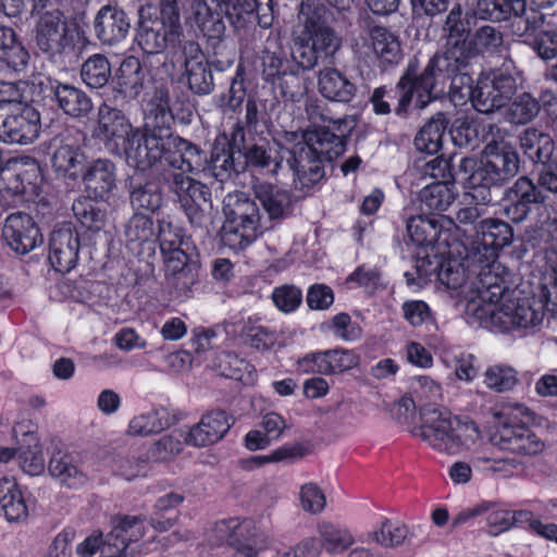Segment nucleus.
<instances>
[{"label": "nucleus", "mask_w": 557, "mask_h": 557, "mask_svg": "<svg viewBox=\"0 0 557 557\" xmlns=\"http://www.w3.org/2000/svg\"><path fill=\"white\" fill-rule=\"evenodd\" d=\"M472 20L469 13L463 12L460 4H455L446 15L442 32L445 38V50L436 52L421 70L417 58L409 60L407 67L399 78L396 88L399 91L397 115H405L413 95L417 96L416 107L424 109L436 97L433 95L438 84L451 78V88L460 84L470 83L471 77L460 74L466 49L469 46L472 32Z\"/></svg>", "instance_id": "f257e3e1"}, {"label": "nucleus", "mask_w": 557, "mask_h": 557, "mask_svg": "<svg viewBox=\"0 0 557 557\" xmlns=\"http://www.w3.org/2000/svg\"><path fill=\"white\" fill-rule=\"evenodd\" d=\"M466 262L472 268L467 313L481 326L508 332L536 327L543 322L545 289L537 296L519 288L508 289L492 271L493 262Z\"/></svg>", "instance_id": "f03ea898"}, {"label": "nucleus", "mask_w": 557, "mask_h": 557, "mask_svg": "<svg viewBox=\"0 0 557 557\" xmlns=\"http://www.w3.org/2000/svg\"><path fill=\"white\" fill-rule=\"evenodd\" d=\"M35 42L39 51L54 63L77 62L86 41L84 29L69 22L64 12L53 3H33Z\"/></svg>", "instance_id": "7ed1b4c3"}, {"label": "nucleus", "mask_w": 557, "mask_h": 557, "mask_svg": "<svg viewBox=\"0 0 557 557\" xmlns=\"http://www.w3.org/2000/svg\"><path fill=\"white\" fill-rule=\"evenodd\" d=\"M412 435L420 437L438 453L457 455L470 449L481 437L474 421L451 414L440 407L423 406L421 424L414 426Z\"/></svg>", "instance_id": "20e7f679"}, {"label": "nucleus", "mask_w": 557, "mask_h": 557, "mask_svg": "<svg viewBox=\"0 0 557 557\" xmlns=\"http://www.w3.org/2000/svg\"><path fill=\"white\" fill-rule=\"evenodd\" d=\"M520 170L518 152L506 144L491 143L483 150L481 160L465 157L458 164V175L470 189L502 187Z\"/></svg>", "instance_id": "39448f33"}, {"label": "nucleus", "mask_w": 557, "mask_h": 557, "mask_svg": "<svg viewBox=\"0 0 557 557\" xmlns=\"http://www.w3.org/2000/svg\"><path fill=\"white\" fill-rule=\"evenodd\" d=\"M223 213L221 242L233 250L245 249L272 227L262 221L255 200L243 191L228 193L224 197Z\"/></svg>", "instance_id": "423d86ee"}, {"label": "nucleus", "mask_w": 557, "mask_h": 557, "mask_svg": "<svg viewBox=\"0 0 557 557\" xmlns=\"http://www.w3.org/2000/svg\"><path fill=\"white\" fill-rule=\"evenodd\" d=\"M529 414L522 405L504 407L493 413L488 431L490 443L502 450L520 456H536L544 451L545 443L521 419Z\"/></svg>", "instance_id": "0eeeda50"}, {"label": "nucleus", "mask_w": 557, "mask_h": 557, "mask_svg": "<svg viewBox=\"0 0 557 557\" xmlns=\"http://www.w3.org/2000/svg\"><path fill=\"white\" fill-rule=\"evenodd\" d=\"M256 10V0H189L187 21L203 37L220 40L225 33L223 16L236 28L243 27Z\"/></svg>", "instance_id": "6e6552de"}, {"label": "nucleus", "mask_w": 557, "mask_h": 557, "mask_svg": "<svg viewBox=\"0 0 557 557\" xmlns=\"http://www.w3.org/2000/svg\"><path fill=\"white\" fill-rule=\"evenodd\" d=\"M299 18L302 29L294 40L292 58L302 70H311L321 55L333 57L339 50L342 38L314 11H302Z\"/></svg>", "instance_id": "1a4fd4ad"}, {"label": "nucleus", "mask_w": 557, "mask_h": 557, "mask_svg": "<svg viewBox=\"0 0 557 557\" xmlns=\"http://www.w3.org/2000/svg\"><path fill=\"white\" fill-rule=\"evenodd\" d=\"M150 150L154 156H150L148 162H145L138 170H148L156 164H162L173 169L176 173H193L205 169L206 156L203 151L193 143L176 137H159L152 139Z\"/></svg>", "instance_id": "9d476101"}, {"label": "nucleus", "mask_w": 557, "mask_h": 557, "mask_svg": "<svg viewBox=\"0 0 557 557\" xmlns=\"http://www.w3.org/2000/svg\"><path fill=\"white\" fill-rule=\"evenodd\" d=\"M40 129V114L35 108L0 101V141L28 145L38 138Z\"/></svg>", "instance_id": "9b49d317"}, {"label": "nucleus", "mask_w": 557, "mask_h": 557, "mask_svg": "<svg viewBox=\"0 0 557 557\" xmlns=\"http://www.w3.org/2000/svg\"><path fill=\"white\" fill-rule=\"evenodd\" d=\"M474 230V238L465 246L469 263L494 262L498 251L510 245L513 237L511 226L498 219L482 220Z\"/></svg>", "instance_id": "f8f14e48"}, {"label": "nucleus", "mask_w": 557, "mask_h": 557, "mask_svg": "<svg viewBox=\"0 0 557 557\" xmlns=\"http://www.w3.org/2000/svg\"><path fill=\"white\" fill-rule=\"evenodd\" d=\"M516 89L517 82L511 74L494 72L480 77L474 88L469 84L463 96L471 99L476 111L487 114L503 108Z\"/></svg>", "instance_id": "ddd939ff"}, {"label": "nucleus", "mask_w": 557, "mask_h": 557, "mask_svg": "<svg viewBox=\"0 0 557 557\" xmlns=\"http://www.w3.org/2000/svg\"><path fill=\"white\" fill-rule=\"evenodd\" d=\"M355 127V120L345 115L332 125L309 128L304 132L301 143L324 162L338 158L346 148V138Z\"/></svg>", "instance_id": "4468645a"}, {"label": "nucleus", "mask_w": 557, "mask_h": 557, "mask_svg": "<svg viewBox=\"0 0 557 557\" xmlns=\"http://www.w3.org/2000/svg\"><path fill=\"white\" fill-rule=\"evenodd\" d=\"M164 180L169 183L171 191L176 195L177 201L190 224L201 227L206 221L202 205L210 201V189L205 184L183 173L172 172L164 176Z\"/></svg>", "instance_id": "2eb2a0df"}, {"label": "nucleus", "mask_w": 557, "mask_h": 557, "mask_svg": "<svg viewBox=\"0 0 557 557\" xmlns=\"http://www.w3.org/2000/svg\"><path fill=\"white\" fill-rule=\"evenodd\" d=\"M135 132L136 128L122 111L107 104L99 107L97 136L109 152L124 153L127 163L131 138Z\"/></svg>", "instance_id": "dca6fc26"}, {"label": "nucleus", "mask_w": 557, "mask_h": 557, "mask_svg": "<svg viewBox=\"0 0 557 557\" xmlns=\"http://www.w3.org/2000/svg\"><path fill=\"white\" fill-rule=\"evenodd\" d=\"M176 51L188 88L196 95H209L214 88L213 74L199 44L185 40Z\"/></svg>", "instance_id": "f3484780"}, {"label": "nucleus", "mask_w": 557, "mask_h": 557, "mask_svg": "<svg viewBox=\"0 0 557 557\" xmlns=\"http://www.w3.org/2000/svg\"><path fill=\"white\" fill-rule=\"evenodd\" d=\"M172 114H148L147 122L143 128H136L134 136L131 138V147L128 150V164L135 169L140 168L148 162L150 156H154L151 147L152 139L159 137H176L171 132Z\"/></svg>", "instance_id": "a211bd4d"}, {"label": "nucleus", "mask_w": 557, "mask_h": 557, "mask_svg": "<svg viewBox=\"0 0 557 557\" xmlns=\"http://www.w3.org/2000/svg\"><path fill=\"white\" fill-rule=\"evenodd\" d=\"M50 149V164L57 176L76 181L87 161L82 147L70 134H61L51 140Z\"/></svg>", "instance_id": "6ab92c4d"}, {"label": "nucleus", "mask_w": 557, "mask_h": 557, "mask_svg": "<svg viewBox=\"0 0 557 557\" xmlns=\"http://www.w3.org/2000/svg\"><path fill=\"white\" fill-rule=\"evenodd\" d=\"M113 528L101 548V557H128V547L145 535V519L137 516H121L112 520Z\"/></svg>", "instance_id": "aec40b11"}, {"label": "nucleus", "mask_w": 557, "mask_h": 557, "mask_svg": "<svg viewBox=\"0 0 557 557\" xmlns=\"http://www.w3.org/2000/svg\"><path fill=\"white\" fill-rule=\"evenodd\" d=\"M214 531L221 542L234 547V557H256L263 544L256 527L249 520L242 522L235 519L221 521L215 524Z\"/></svg>", "instance_id": "412c9836"}, {"label": "nucleus", "mask_w": 557, "mask_h": 557, "mask_svg": "<svg viewBox=\"0 0 557 557\" xmlns=\"http://www.w3.org/2000/svg\"><path fill=\"white\" fill-rule=\"evenodd\" d=\"M39 85L49 92L58 108L73 119L87 117L94 109L91 98L73 85L50 77L40 81Z\"/></svg>", "instance_id": "4be33fe9"}, {"label": "nucleus", "mask_w": 557, "mask_h": 557, "mask_svg": "<svg viewBox=\"0 0 557 557\" xmlns=\"http://www.w3.org/2000/svg\"><path fill=\"white\" fill-rule=\"evenodd\" d=\"M252 190L269 220L276 223L289 218L298 201V197L292 190L267 181L255 180Z\"/></svg>", "instance_id": "5701e85b"}, {"label": "nucleus", "mask_w": 557, "mask_h": 557, "mask_svg": "<svg viewBox=\"0 0 557 557\" xmlns=\"http://www.w3.org/2000/svg\"><path fill=\"white\" fill-rule=\"evenodd\" d=\"M2 236L16 253L26 255L44 242L33 218L24 212L11 213L4 222Z\"/></svg>", "instance_id": "b1692460"}, {"label": "nucleus", "mask_w": 557, "mask_h": 557, "mask_svg": "<svg viewBox=\"0 0 557 557\" xmlns=\"http://www.w3.org/2000/svg\"><path fill=\"white\" fill-rule=\"evenodd\" d=\"M234 417L223 409L206 412L184 436V443L206 447L220 442L234 424Z\"/></svg>", "instance_id": "393cba45"}, {"label": "nucleus", "mask_w": 557, "mask_h": 557, "mask_svg": "<svg viewBox=\"0 0 557 557\" xmlns=\"http://www.w3.org/2000/svg\"><path fill=\"white\" fill-rule=\"evenodd\" d=\"M90 198L108 201L116 188V166L109 159H96L85 163L79 176Z\"/></svg>", "instance_id": "a878e982"}, {"label": "nucleus", "mask_w": 557, "mask_h": 557, "mask_svg": "<svg viewBox=\"0 0 557 557\" xmlns=\"http://www.w3.org/2000/svg\"><path fill=\"white\" fill-rule=\"evenodd\" d=\"M359 363V357L351 350L333 349L309 354L298 361V369L305 373L323 375L343 373Z\"/></svg>", "instance_id": "bb28decb"}, {"label": "nucleus", "mask_w": 557, "mask_h": 557, "mask_svg": "<svg viewBox=\"0 0 557 557\" xmlns=\"http://www.w3.org/2000/svg\"><path fill=\"white\" fill-rule=\"evenodd\" d=\"M131 28L127 14L117 5L107 4L95 15L92 29L102 45L113 46L126 38Z\"/></svg>", "instance_id": "cd10ccee"}, {"label": "nucleus", "mask_w": 557, "mask_h": 557, "mask_svg": "<svg viewBox=\"0 0 557 557\" xmlns=\"http://www.w3.org/2000/svg\"><path fill=\"white\" fill-rule=\"evenodd\" d=\"M78 234L71 226L53 230L49 239V261L61 273L70 272L77 263Z\"/></svg>", "instance_id": "c85d7f7f"}, {"label": "nucleus", "mask_w": 557, "mask_h": 557, "mask_svg": "<svg viewBox=\"0 0 557 557\" xmlns=\"http://www.w3.org/2000/svg\"><path fill=\"white\" fill-rule=\"evenodd\" d=\"M182 25L170 27V23L160 17L144 18L139 23L137 41L148 54L161 53L169 44H174L181 37Z\"/></svg>", "instance_id": "c756f323"}, {"label": "nucleus", "mask_w": 557, "mask_h": 557, "mask_svg": "<svg viewBox=\"0 0 557 557\" xmlns=\"http://www.w3.org/2000/svg\"><path fill=\"white\" fill-rule=\"evenodd\" d=\"M286 161L295 178L302 187H309L324 177V161L301 141L286 150Z\"/></svg>", "instance_id": "7c9ffc66"}, {"label": "nucleus", "mask_w": 557, "mask_h": 557, "mask_svg": "<svg viewBox=\"0 0 557 557\" xmlns=\"http://www.w3.org/2000/svg\"><path fill=\"white\" fill-rule=\"evenodd\" d=\"M48 471L60 484L70 488H78L88 481L82 457L75 451L55 450L48 462Z\"/></svg>", "instance_id": "2f4dec72"}, {"label": "nucleus", "mask_w": 557, "mask_h": 557, "mask_svg": "<svg viewBox=\"0 0 557 557\" xmlns=\"http://www.w3.org/2000/svg\"><path fill=\"white\" fill-rule=\"evenodd\" d=\"M136 170L138 172L129 176L127 182L129 202L136 210L156 212L161 208L163 201L159 184L154 180L145 177L143 174L145 170Z\"/></svg>", "instance_id": "473e14b6"}, {"label": "nucleus", "mask_w": 557, "mask_h": 557, "mask_svg": "<svg viewBox=\"0 0 557 557\" xmlns=\"http://www.w3.org/2000/svg\"><path fill=\"white\" fill-rule=\"evenodd\" d=\"M319 92L331 101L348 103L355 97V84L336 67L327 66L318 74Z\"/></svg>", "instance_id": "72a5a7b5"}, {"label": "nucleus", "mask_w": 557, "mask_h": 557, "mask_svg": "<svg viewBox=\"0 0 557 557\" xmlns=\"http://www.w3.org/2000/svg\"><path fill=\"white\" fill-rule=\"evenodd\" d=\"M284 148L272 145L269 141L261 139L251 144L243 153L245 161L243 164L258 170H268L271 175H277L282 168L284 156Z\"/></svg>", "instance_id": "f704fd0d"}, {"label": "nucleus", "mask_w": 557, "mask_h": 557, "mask_svg": "<svg viewBox=\"0 0 557 557\" xmlns=\"http://www.w3.org/2000/svg\"><path fill=\"white\" fill-rule=\"evenodd\" d=\"M519 145L523 153L535 163H547L555 151L553 137L535 127H528L520 133Z\"/></svg>", "instance_id": "c9c22d12"}, {"label": "nucleus", "mask_w": 557, "mask_h": 557, "mask_svg": "<svg viewBox=\"0 0 557 557\" xmlns=\"http://www.w3.org/2000/svg\"><path fill=\"white\" fill-rule=\"evenodd\" d=\"M145 78L146 73L139 59L131 55L120 64L114 82L121 94L128 98H136L144 89Z\"/></svg>", "instance_id": "e433bc0d"}, {"label": "nucleus", "mask_w": 557, "mask_h": 557, "mask_svg": "<svg viewBox=\"0 0 557 557\" xmlns=\"http://www.w3.org/2000/svg\"><path fill=\"white\" fill-rule=\"evenodd\" d=\"M123 236L126 247L134 253H139L144 244L156 239L153 220L140 212L133 213L124 224Z\"/></svg>", "instance_id": "4c0bfd02"}, {"label": "nucleus", "mask_w": 557, "mask_h": 557, "mask_svg": "<svg viewBox=\"0 0 557 557\" xmlns=\"http://www.w3.org/2000/svg\"><path fill=\"white\" fill-rule=\"evenodd\" d=\"M371 47L382 64L396 65L403 58L398 37L384 26H373L369 33Z\"/></svg>", "instance_id": "58836bf2"}, {"label": "nucleus", "mask_w": 557, "mask_h": 557, "mask_svg": "<svg viewBox=\"0 0 557 557\" xmlns=\"http://www.w3.org/2000/svg\"><path fill=\"white\" fill-rule=\"evenodd\" d=\"M525 12V0H478L473 16L484 21L502 22Z\"/></svg>", "instance_id": "ea45409f"}, {"label": "nucleus", "mask_w": 557, "mask_h": 557, "mask_svg": "<svg viewBox=\"0 0 557 557\" xmlns=\"http://www.w3.org/2000/svg\"><path fill=\"white\" fill-rule=\"evenodd\" d=\"M0 506L10 522L22 521L28 516L24 497L14 479L0 480Z\"/></svg>", "instance_id": "a19ab883"}, {"label": "nucleus", "mask_w": 557, "mask_h": 557, "mask_svg": "<svg viewBox=\"0 0 557 557\" xmlns=\"http://www.w3.org/2000/svg\"><path fill=\"white\" fill-rule=\"evenodd\" d=\"M449 121L442 112L434 114L419 131L414 146L419 151L436 153L441 147Z\"/></svg>", "instance_id": "79ce46f5"}, {"label": "nucleus", "mask_w": 557, "mask_h": 557, "mask_svg": "<svg viewBox=\"0 0 557 557\" xmlns=\"http://www.w3.org/2000/svg\"><path fill=\"white\" fill-rule=\"evenodd\" d=\"M504 42L503 34L495 27L484 25L471 36L469 46L466 49L462 70L470 65V62L484 52L496 51Z\"/></svg>", "instance_id": "37998d69"}, {"label": "nucleus", "mask_w": 557, "mask_h": 557, "mask_svg": "<svg viewBox=\"0 0 557 557\" xmlns=\"http://www.w3.org/2000/svg\"><path fill=\"white\" fill-rule=\"evenodd\" d=\"M0 61L16 72L23 71L29 61L28 51L10 27H0Z\"/></svg>", "instance_id": "c03bdc74"}, {"label": "nucleus", "mask_w": 557, "mask_h": 557, "mask_svg": "<svg viewBox=\"0 0 557 557\" xmlns=\"http://www.w3.org/2000/svg\"><path fill=\"white\" fill-rule=\"evenodd\" d=\"M208 169L211 175L219 182L224 183L237 176L245 170L240 161H235V153L220 147V140H215Z\"/></svg>", "instance_id": "a18cd8bd"}, {"label": "nucleus", "mask_w": 557, "mask_h": 557, "mask_svg": "<svg viewBox=\"0 0 557 557\" xmlns=\"http://www.w3.org/2000/svg\"><path fill=\"white\" fill-rule=\"evenodd\" d=\"M317 530L321 546L330 554H342L355 543V537L348 529L331 521H320Z\"/></svg>", "instance_id": "49530a36"}, {"label": "nucleus", "mask_w": 557, "mask_h": 557, "mask_svg": "<svg viewBox=\"0 0 557 557\" xmlns=\"http://www.w3.org/2000/svg\"><path fill=\"white\" fill-rule=\"evenodd\" d=\"M471 270L472 268L467 267L466 257L463 258V262H459L457 260H446L440 264L437 278L447 288H460V293L465 297H469Z\"/></svg>", "instance_id": "de8ad7c7"}, {"label": "nucleus", "mask_w": 557, "mask_h": 557, "mask_svg": "<svg viewBox=\"0 0 557 557\" xmlns=\"http://www.w3.org/2000/svg\"><path fill=\"white\" fill-rule=\"evenodd\" d=\"M457 193L453 184L434 183L425 186L419 194L422 211L442 212L455 201Z\"/></svg>", "instance_id": "09e8293b"}, {"label": "nucleus", "mask_w": 557, "mask_h": 557, "mask_svg": "<svg viewBox=\"0 0 557 557\" xmlns=\"http://www.w3.org/2000/svg\"><path fill=\"white\" fill-rule=\"evenodd\" d=\"M442 225L434 216L424 214L411 216L407 221V233L412 243L418 246H430L437 242Z\"/></svg>", "instance_id": "8fccbe9b"}, {"label": "nucleus", "mask_w": 557, "mask_h": 557, "mask_svg": "<svg viewBox=\"0 0 557 557\" xmlns=\"http://www.w3.org/2000/svg\"><path fill=\"white\" fill-rule=\"evenodd\" d=\"M21 469L29 475H40L46 469L41 445L35 435L26 434L24 444L17 450Z\"/></svg>", "instance_id": "3c124183"}, {"label": "nucleus", "mask_w": 557, "mask_h": 557, "mask_svg": "<svg viewBox=\"0 0 557 557\" xmlns=\"http://www.w3.org/2000/svg\"><path fill=\"white\" fill-rule=\"evenodd\" d=\"M90 196H81L74 200L72 211L77 221L91 231L101 230L107 221V212Z\"/></svg>", "instance_id": "603ef678"}, {"label": "nucleus", "mask_w": 557, "mask_h": 557, "mask_svg": "<svg viewBox=\"0 0 557 557\" xmlns=\"http://www.w3.org/2000/svg\"><path fill=\"white\" fill-rule=\"evenodd\" d=\"M111 77V65L103 54L90 55L81 66V78L90 88L104 87Z\"/></svg>", "instance_id": "864d4df0"}, {"label": "nucleus", "mask_w": 557, "mask_h": 557, "mask_svg": "<svg viewBox=\"0 0 557 557\" xmlns=\"http://www.w3.org/2000/svg\"><path fill=\"white\" fill-rule=\"evenodd\" d=\"M171 420L165 409H156L134 417L128 425V433L138 436H148L159 433L170 426Z\"/></svg>", "instance_id": "5fc2aeb1"}, {"label": "nucleus", "mask_w": 557, "mask_h": 557, "mask_svg": "<svg viewBox=\"0 0 557 557\" xmlns=\"http://www.w3.org/2000/svg\"><path fill=\"white\" fill-rule=\"evenodd\" d=\"M541 111V103L530 92L516 96L507 110V119L513 124L524 125L532 122Z\"/></svg>", "instance_id": "6e6d98bb"}, {"label": "nucleus", "mask_w": 557, "mask_h": 557, "mask_svg": "<svg viewBox=\"0 0 557 557\" xmlns=\"http://www.w3.org/2000/svg\"><path fill=\"white\" fill-rule=\"evenodd\" d=\"M507 200L519 201L525 206L545 203L547 196L528 176H520L505 190Z\"/></svg>", "instance_id": "4d7b16f0"}, {"label": "nucleus", "mask_w": 557, "mask_h": 557, "mask_svg": "<svg viewBox=\"0 0 557 557\" xmlns=\"http://www.w3.org/2000/svg\"><path fill=\"white\" fill-rule=\"evenodd\" d=\"M408 533V528L403 522L385 519L377 530L368 534V541L383 547H397L406 541Z\"/></svg>", "instance_id": "13d9d810"}, {"label": "nucleus", "mask_w": 557, "mask_h": 557, "mask_svg": "<svg viewBox=\"0 0 557 557\" xmlns=\"http://www.w3.org/2000/svg\"><path fill=\"white\" fill-rule=\"evenodd\" d=\"M240 337L245 344L256 349H268L276 341L274 332L260 324L258 319L251 317L244 321Z\"/></svg>", "instance_id": "bf43d9fd"}, {"label": "nucleus", "mask_w": 557, "mask_h": 557, "mask_svg": "<svg viewBox=\"0 0 557 557\" xmlns=\"http://www.w3.org/2000/svg\"><path fill=\"white\" fill-rule=\"evenodd\" d=\"M156 238L162 253L187 249L188 246V239L184 237L183 230L164 219L159 221Z\"/></svg>", "instance_id": "052dcab7"}, {"label": "nucleus", "mask_w": 557, "mask_h": 557, "mask_svg": "<svg viewBox=\"0 0 557 557\" xmlns=\"http://www.w3.org/2000/svg\"><path fill=\"white\" fill-rule=\"evenodd\" d=\"M414 168L420 170L424 175L438 180L437 183L453 184L455 176H460L462 180V175L457 174L458 171L455 174L453 173L450 160L442 156L431 160H419L414 164Z\"/></svg>", "instance_id": "680f3d73"}, {"label": "nucleus", "mask_w": 557, "mask_h": 557, "mask_svg": "<svg viewBox=\"0 0 557 557\" xmlns=\"http://www.w3.org/2000/svg\"><path fill=\"white\" fill-rule=\"evenodd\" d=\"M518 383L517 371L508 366H492L485 371V384L498 393L512 389Z\"/></svg>", "instance_id": "e2e57ef3"}, {"label": "nucleus", "mask_w": 557, "mask_h": 557, "mask_svg": "<svg viewBox=\"0 0 557 557\" xmlns=\"http://www.w3.org/2000/svg\"><path fill=\"white\" fill-rule=\"evenodd\" d=\"M263 75L267 81L276 83V79L286 71H296V60L283 55L282 52L265 51L262 58Z\"/></svg>", "instance_id": "0e129e2a"}, {"label": "nucleus", "mask_w": 557, "mask_h": 557, "mask_svg": "<svg viewBox=\"0 0 557 557\" xmlns=\"http://www.w3.org/2000/svg\"><path fill=\"white\" fill-rule=\"evenodd\" d=\"M411 393L421 412L423 406L437 407L435 401L441 397V386L429 376H418L411 383Z\"/></svg>", "instance_id": "69168bd1"}, {"label": "nucleus", "mask_w": 557, "mask_h": 557, "mask_svg": "<svg viewBox=\"0 0 557 557\" xmlns=\"http://www.w3.org/2000/svg\"><path fill=\"white\" fill-rule=\"evenodd\" d=\"M183 499L184 497L176 493H170L160 497L154 506L156 512L150 518L151 527L159 532L169 530L175 519L171 517L162 519L161 513L176 508L182 504Z\"/></svg>", "instance_id": "338daca9"}, {"label": "nucleus", "mask_w": 557, "mask_h": 557, "mask_svg": "<svg viewBox=\"0 0 557 557\" xmlns=\"http://www.w3.org/2000/svg\"><path fill=\"white\" fill-rule=\"evenodd\" d=\"M299 503L304 511L310 515H319L326 506V497L317 483L308 482L300 486Z\"/></svg>", "instance_id": "774afa93"}]
</instances>
